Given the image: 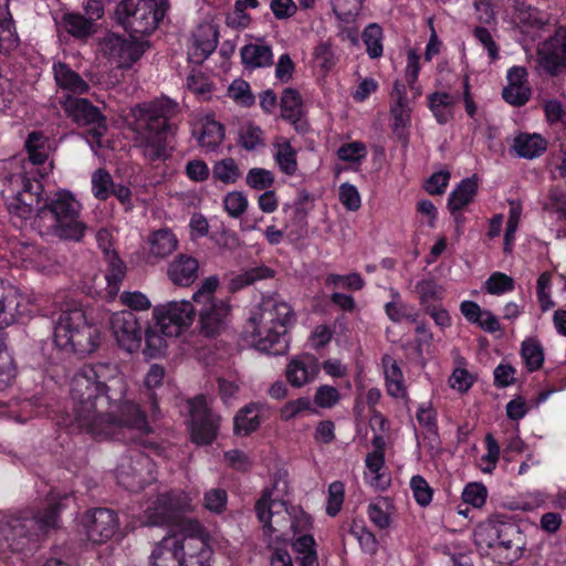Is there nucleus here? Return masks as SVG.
Segmentation results:
<instances>
[{
  "mask_svg": "<svg viewBox=\"0 0 566 566\" xmlns=\"http://www.w3.org/2000/svg\"><path fill=\"white\" fill-rule=\"evenodd\" d=\"M11 258L17 266L45 272L53 268L54 259L46 251L22 241L10 243Z\"/></svg>",
  "mask_w": 566,
  "mask_h": 566,
  "instance_id": "21",
  "label": "nucleus"
},
{
  "mask_svg": "<svg viewBox=\"0 0 566 566\" xmlns=\"http://www.w3.org/2000/svg\"><path fill=\"white\" fill-rule=\"evenodd\" d=\"M390 114L392 116V127L398 135H402L410 126L411 107L407 101V93L403 83L396 81L391 92Z\"/></svg>",
  "mask_w": 566,
  "mask_h": 566,
  "instance_id": "26",
  "label": "nucleus"
},
{
  "mask_svg": "<svg viewBox=\"0 0 566 566\" xmlns=\"http://www.w3.org/2000/svg\"><path fill=\"white\" fill-rule=\"evenodd\" d=\"M345 499V485L340 481H334L328 486L326 513L335 516L339 513Z\"/></svg>",
  "mask_w": 566,
  "mask_h": 566,
  "instance_id": "61",
  "label": "nucleus"
},
{
  "mask_svg": "<svg viewBox=\"0 0 566 566\" xmlns=\"http://www.w3.org/2000/svg\"><path fill=\"white\" fill-rule=\"evenodd\" d=\"M81 203L73 193L60 189L48 197L32 221V227L41 234L62 240L80 241L86 231L80 219Z\"/></svg>",
  "mask_w": 566,
  "mask_h": 566,
  "instance_id": "6",
  "label": "nucleus"
},
{
  "mask_svg": "<svg viewBox=\"0 0 566 566\" xmlns=\"http://www.w3.org/2000/svg\"><path fill=\"white\" fill-rule=\"evenodd\" d=\"M387 316L392 322H401L407 319L411 323H416L418 313L408 304L401 302H389L385 306Z\"/></svg>",
  "mask_w": 566,
  "mask_h": 566,
  "instance_id": "63",
  "label": "nucleus"
},
{
  "mask_svg": "<svg viewBox=\"0 0 566 566\" xmlns=\"http://www.w3.org/2000/svg\"><path fill=\"white\" fill-rule=\"evenodd\" d=\"M293 322L294 313L289 303L277 295L263 297L250 312L242 337L258 350L270 352L281 342Z\"/></svg>",
  "mask_w": 566,
  "mask_h": 566,
  "instance_id": "5",
  "label": "nucleus"
},
{
  "mask_svg": "<svg viewBox=\"0 0 566 566\" xmlns=\"http://www.w3.org/2000/svg\"><path fill=\"white\" fill-rule=\"evenodd\" d=\"M262 406L251 402L239 410L234 417V432L239 436H248L261 424Z\"/></svg>",
  "mask_w": 566,
  "mask_h": 566,
  "instance_id": "35",
  "label": "nucleus"
},
{
  "mask_svg": "<svg viewBox=\"0 0 566 566\" xmlns=\"http://www.w3.org/2000/svg\"><path fill=\"white\" fill-rule=\"evenodd\" d=\"M464 359L459 358L458 366L454 368L449 378V386L459 392H467L473 385V377L464 368Z\"/></svg>",
  "mask_w": 566,
  "mask_h": 566,
  "instance_id": "58",
  "label": "nucleus"
},
{
  "mask_svg": "<svg viewBox=\"0 0 566 566\" xmlns=\"http://www.w3.org/2000/svg\"><path fill=\"white\" fill-rule=\"evenodd\" d=\"M168 336L160 332L156 324L145 331V349L147 357L155 358L165 354Z\"/></svg>",
  "mask_w": 566,
  "mask_h": 566,
  "instance_id": "49",
  "label": "nucleus"
},
{
  "mask_svg": "<svg viewBox=\"0 0 566 566\" xmlns=\"http://www.w3.org/2000/svg\"><path fill=\"white\" fill-rule=\"evenodd\" d=\"M199 263L197 259L180 254L168 266V277L176 285L189 286L198 276Z\"/></svg>",
  "mask_w": 566,
  "mask_h": 566,
  "instance_id": "30",
  "label": "nucleus"
},
{
  "mask_svg": "<svg viewBox=\"0 0 566 566\" xmlns=\"http://www.w3.org/2000/svg\"><path fill=\"white\" fill-rule=\"evenodd\" d=\"M238 144L248 151H254L265 145L264 132L251 122L242 124L238 132Z\"/></svg>",
  "mask_w": 566,
  "mask_h": 566,
  "instance_id": "43",
  "label": "nucleus"
},
{
  "mask_svg": "<svg viewBox=\"0 0 566 566\" xmlns=\"http://www.w3.org/2000/svg\"><path fill=\"white\" fill-rule=\"evenodd\" d=\"M191 440L197 444H209L217 436L219 417L208 408L205 396H198L189 400Z\"/></svg>",
  "mask_w": 566,
  "mask_h": 566,
  "instance_id": "15",
  "label": "nucleus"
},
{
  "mask_svg": "<svg viewBox=\"0 0 566 566\" xmlns=\"http://www.w3.org/2000/svg\"><path fill=\"white\" fill-rule=\"evenodd\" d=\"M382 439L377 437L374 439L376 450L368 453L365 459L366 471L365 480L369 485L377 490H386L390 485V474L385 468V455L380 450Z\"/></svg>",
  "mask_w": 566,
  "mask_h": 566,
  "instance_id": "24",
  "label": "nucleus"
},
{
  "mask_svg": "<svg viewBox=\"0 0 566 566\" xmlns=\"http://www.w3.org/2000/svg\"><path fill=\"white\" fill-rule=\"evenodd\" d=\"M485 290L492 295L505 294L514 290V280L502 272H494L485 281Z\"/></svg>",
  "mask_w": 566,
  "mask_h": 566,
  "instance_id": "62",
  "label": "nucleus"
},
{
  "mask_svg": "<svg viewBox=\"0 0 566 566\" xmlns=\"http://www.w3.org/2000/svg\"><path fill=\"white\" fill-rule=\"evenodd\" d=\"M514 149L520 157L533 159L546 150V140L538 134H520L514 139Z\"/></svg>",
  "mask_w": 566,
  "mask_h": 566,
  "instance_id": "41",
  "label": "nucleus"
},
{
  "mask_svg": "<svg viewBox=\"0 0 566 566\" xmlns=\"http://www.w3.org/2000/svg\"><path fill=\"white\" fill-rule=\"evenodd\" d=\"M274 174L265 168H251L245 176V184L254 190H269L274 184Z\"/></svg>",
  "mask_w": 566,
  "mask_h": 566,
  "instance_id": "55",
  "label": "nucleus"
},
{
  "mask_svg": "<svg viewBox=\"0 0 566 566\" xmlns=\"http://www.w3.org/2000/svg\"><path fill=\"white\" fill-rule=\"evenodd\" d=\"M105 260L107 263V270L105 280L107 282V294L109 297L117 295L119 291V284L125 276V265L122 260L117 256L114 250L105 248Z\"/></svg>",
  "mask_w": 566,
  "mask_h": 566,
  "instance_id": "37",
  "label": "nucleus"
},
{
  "mask_svg": "<svg viewBox=\"0 0 566 566\" xmlns=\"http://www.w3.org/2000/svg\"><path fill=\"white\" fill-rule=\"evenodd\" d=\"M337 156L343 161L360 164L367 156V148L361 142L347 143L338 148Z\"/></svg>",
  "mask_w": 566,
  "mask_h": 566,
  "instance_id": "60",
  "label": "nucleus"
},
{
  "mask_svg": "<svg viewBox=\"0 0 566 566\" xmlns=\"http://www.w3.org/2000/svg\"><path fill=\"white\" fill-rule=\"evenodd\" d=\"M338 56L329 41H319L313 49L312 62L322 76H326L336 65Z\"/></svg>",
  "mask_w": 566,
  "mask_h": 566,
  "instance_id": "40",
  "label": "nucleus"
},
{
  "mask_svg": "<svg viewBox=\"0 0 566 566\" xmlns=\"http://www.w3.org/2000/svg\"><path fill=\"white\" fill-rule=\"evenodd\" d=\"M167 9L168 0H123L117 13L127 31L146 35L157 29Z\"/></svg>",
  "mask_w": 566,
  "mask_h": 566,
  "instance_id": "11",
  "label": "nucleus"
},
{
  "mask_svg": "<svg viewBox=\"0 0 566 566\" xmlns=\"http://www.w3.org/2000/svg\"><path fill=\"white\" fill-rule=\"evenodd\" d=\"M415 291L423 308L440 302L444 295V289L434 279H422L415 285Z\"/></svg>",
  "mask_w": 566,
  "mask_h": 566,
  "instance_id": "44",
  "label": "nucleus"
},
{
  "mask_svg": "<svg viewBox=\"0 0 566 566\" xmlns=\"http://www.w3.org/2000/svg\"><path fill=\"white\" fill-rule=\"evenodd\" d=\"M81 525L87 541L94 544H102L115 535L119 523L114 511L95 509L83 514Z\"/></svg>",
  "mask_w": 566,
  "mask_h": 566,
  "instance_id": "17",
  "label": "nucleus"
},
{
  "mask_svg": "<svg viewBox=\"0 0 566 566\" xmlns=\"http://www.w3.org/2000/svg\"><path fill=\"white\" fill-rule=\"evenodd\" d=\"M102 342L99 327L88 319L81 303L66 298L60 303L53 319V343L66 353L86 356L95 352Z\"/></svg>",
  "mask_w": 566,
  "mask_h": 566,
  "instance_id": "4",
  "label": "nucleus"
},
{
  "mask_svg": "<svg viewBox=\"0 0 566 566\" xmlns=\"http://www.w3.org/2000/svg\"><path fill=\"white\" fill-rule=\"evenodd\" d=\"M148 243L151 256L165 259L177 249L178 239L171 230L159 229L149 235Z\"/></svg>",
  "mask_w": 566,
  "mask_h": 566,
  "instance_id": "36",
  "label": "nucleus"
},
{
  "mask_svg": "<svg viewBox=\"0 0 566 566\" xmlns=\"http://www.w3.org/2000/svg\"><path fill=\"white\" fill-rule=\"evenodd\" d=\"M363 41L366 51L371 59H377L382 54V30L378 24H369L363 32Z\"/></svg>",
  "mask_w": 566,
  "mask_h": 566,
  "instance_id": "53",
  "label": "nucleus"
},
{
  "mask_svg": "<svg viewBox=\"0 0 566 566\" xmlns=\"http://www.w3.org/2000/svg\"><path fill=\"white\" fill-rule=\"evenodd\" d=\"M219 285V277L211 275L201 282L192 295L198 312L199 331L206 337L219 336L226 331L230 321L229 301L216 296Z\"/></svg>",
  "mask_w": 566,
  "mask_h": 566,
  "instance_id": "8",
  "label": "nucleus"
},
{
  "mask_svg": "<svg viewBox=\"0 0 566 566\" xmlns=\"http://www.w3.org/2000/svg\"><path fill=\"white\" fill-rule=\"evenodd\" d=\"M478 191V179L473 176L461 180L455 189L450 193L448 207L451 212L462 210L472 202Z\"/></svg>",
  "mask_w": 566,
  "mask_h": 566,
  "instance_id": "38",
  "label": "nucleus"
},
{
  "mask_svg": "<svg viewBox=\"0 0 566 566\" xmlns=\"http://www.w3.org/2000/svg\"><path fill=\"white\" fill-rule=\"evenodd\" d=\"M381 361L387 394L395 399H406L407 387L405 385L403 374L398 363L390 355H385Z\"/></svg>",
  "mask_w": 566,
  "mask_h": 566,
  "instance_id": "31",
  "label": "nucleus"
},
{
  "mask_svg": "<svg viewBox=\"0 0 566 566\" xmlns=\"http://www.w3.org/2000/svg\"><path fill=\"white\" fill-rule=\"evenodd\" d=\"M25 145L29 159L33 165H41L46 160L49 155V142L41 133H31Z\"/></svg>",
  "mask_w": 566,
  "mask_h": 566,
  "instance_id": "50",
  "label": "nucleus"
},
{
  "mask_svg": "<svg viewBox=\"0 0 566 566\" xmlns=\"http://www.w3.org/2000/svg\"><path fill=\"white\" fill-rule=\"evenodd\" d=\"M165 375H166L165 368L158 364H154L148 369V371L145 376V379H144V386H145L146 390L149 391V398L151 400L154 413L157 410V401H156V398H155L153 391L163 385Z\"/></svg>",
  "mask_w": 566,
  "mask_h": 566,
  "instance_id": "59",
  "label": "nucleus"
},
{
  "mask_svg": "<svg viewBox=\"0 0 566 566\" xmlns=\"http://www.w3.org/2000/svg\"><path fill=\"white\" fill-rule=\"evenodd\" d=\"M255 512L270 547L275 542L287 543L294 538L292 547L297 556L316 552L314 537L305 534L312 527V518L300 506H287L274 496L273 490H265L255 503Z\"/></svg>",
  "mask_w": 566,
  "mask_h": 566,
  "instance_id": "2",
  "label": "nucleus"
},
{
  "mask_svg": "<svg viewBox=\"0 0 566 566\" xmlns=\"http://www.w3.org/2000/svg\"><path fill=\"white\" fill-rule=\"evenodd\" d=\"M394 513V503L389 497L379 496L368 505L369 520L379 528H387Z\"/></svg>",
  "mask_w": 566,
  "mask_h": 566,
  "instance_id": "45",
  "label": "nucleus"
},
{
  "mask_svg": "<svg viewBox=\"0 0 566 566\" xmlns=\"http://www.w3.org/2000/svg\"><path fill=\"white\" fill-rule=\"evenodd\" d=\"M196 308L190 301H171L153 310L156 327L170 338L185 333L193 323Z\"/></svg>",
  "mask_w": 566,
  "mask_h": 566,
  "instance_id": "14",
  "label": "nucleus"
},
{
  "mask_svg": "<svg viewBox=\"0 0 566 566\" xmlns=\"http://www.w3.org/2000/svg\"><path fill=\"white\" fill-rule=\"evenodd\" d=\"M66 31L76 38H86L92 33L93 22L81 14L67 13L63 18Z\"/></svg>",
  "mask_w": 566,
  "mask_h": 566,
  "instance_id": "54",
  "label": "nucleus"
},
{
  "mask_svg": "<svg viewBox=\"0 0 566 566\" xmlns=\"http://www.w3.org/2000/svg\"><path fill=\"white\" fill-rule=\"evenodd\" d=\"M228 96L235 104L250 107L254 104L255 97L251 91L250 84L241 78H235L228 87Z\"/></svg>",
  "mask_w": 566,
  "mask_h": 566,
  "instance_id": "52",
  "label": "nucleus"
},
{
  "mask_svg": "<svg viewBox=\"0 0 566 566\" xmlns=\"http://www.w3.org/2000/svg\"><path fill=\"white\" fill-rule=\"evenodd\" d=\"M457 97L447 92H434L428 96V106L439 124H446L452 118Z\"/></svg>",
  "mask_w": 566,
  "mask_h": 566,
  "instance_id": "39",
  "label": "nucleus"
},
{
  "mask_svg": "<svg viewBox=\"0 0 566 566\" xmlns=\"http://www.w3.org/2000/svg\"><path fill=\"white\" fill-rule=\"evenodd\" d=\"M198 144L206 151H212L221 145L224 139V128L211 115L198 119L192 129Z\"/></svg>",
  "mask_w": 566,
  "mask_h": 566,
  "instance_id": "25",
  "label": "nucleus"
},
{
  "mask_svg": "<svg viewBox=\"0 0 566 566\" xmlns=\"http://www.w3.org/2000/svg\"><path fill=\"white\" fill-rule=\"evenodd\" d=\"M272 155L279 169L286 176H294L297 171V155L291 142L277 136L272 144Z\"/></svg>",
  "mask_w": 566,
  "mask_h": 566,
  "instance_id": "33",
  "label": "nucleus"
},
{
  "mask_svg": "<svg viewBox=\"0 0 566 566\" xmlns=\"http://www.w3.org/2000/svg\"><path fill=\"white\" fill-rule=\"evenodd\" d=\"M17 375V366L4 343V334L0 331V388L9 386Z\"/></svg>",
  "mask_w": 566,
  "mask_h": 566,
  "instance_id": "48",
  "label": "nucleus"
},
{
  "mask_svg": "<svg viewBox=\"0 0 566 566\" xmlns=\"http://www.w3.org/2000/svg\"><path fill=\"white\" fill-rule=\"evenodd\" d=\"M52 496L44 512L33 517L4 516L0 520V553L7 555L24 551L32 538L57 525L61 504Z\"/></svg>",
  "mask_w": 566,
  "mask_h": 566,
  "instance_id": "7",
  "label": "nucleus"
},
{
  "mask_svg": "<svg viewBox=\"0 0 566 566\" xmlns=\"http://www.w3.org/2000/svg\"><path fill=\"white\" fill-rule=\"evenodd\" d=\"M180 549V530L161 539L156 545L150 556L149 566H175V562H179Z\"/></svg>",
  "mask_w": 566,
  "mask_h": 566,
  "instance_id": "32",
  "label": "nucleus"
},
{
  "mask_svg": "<svg viewBox=\"0 0 566 566\" xmlns=\"http://www.w3.org/2000/svg\"><path fill=\"white\" fill-rule=\"evenodd\" d=\"M177 111L178 104L167 97L133 109L136 119V145L147 160H165L170 156L167 139L174 132V126L168 120Z\"/></svg>",
  "mask_w": 566,
  "mask_h": 566,
  "instance_id": "3",
  "label": "nucleus"
},
{
  "mask_svg": "<svg viewBox=\"0 0 566 566\" xmlns=\"http://www.w3.org/2000/svg\"><path fill=\"white\" fill-rule=\"evenodd\" d=\"M212 177L222 184L232 185L241 178V170L233 158H224L213 165Z\"/></svg>",
  "mask_w": 566,
  "mask_h": 566,
  "instance_id": "47",
  "label": "nucleus"
},
{
  "mask_svg": "<svg viewBox=\"0 0 566 566\" xmlns=\"http://www.w3.org/2000/svg\"><path fill=\"white\" fill-rule=\"evenodd\" d=\"M33 312L28 296L10 284L0 281V329Z\"/></svg>",
  "mask_w": 566,
  "mask_h": 566,
  "instance_id": "18",
  "label": "nucleus"
},
{
  "mask_svg": "<svg viewBox=\"0 0 566 566\" xmlns=\"http://www.w3.org/2000/svg\"><path fill=\"white\" fill-rule=\"evenodd\" d=\"M542 66L552 75L566 67V30L558 29L555 35L541 45L538 50Z\"/></svg>",
  "mask_w": 566,
  "mask_h": 566,
  "instance_id": "22",
  "label": "nucleus"
},
{
  "mask_svg": "<svg viewBox=\"0 0 566 566\" xmlns=\"http://www.w3.org/2000/svg\"><path fill=\"white\" fill-rule=\"evenodd\" d=\"M209 534L198 521H185L180 528L179 566H210Z\"/></svg>",
  "mask_w": 566,
  "mask_h": 566,
  "instance_id": "12",
  "label": "nucleus"
},
{
  "mask_svg": "<svg viewBox=\"0 0 566 566\" xmlns=\"http://www.w3.org/2000/svg\"><path fill=\"white\" fill-rule=\"evenodd\" d=\"M192 509V497L179 490L163 492L147 500L142 515L138 518L140 526L181 524L188 518L182 514Z\"/></svg>",
  "mask_w": 566,
  "mask_h": 566,
  "instance_id": "9",
  "label": "nucleus"
},
{
  "mask_svg": "<svg viewBox=\"0 0 566 566\" xmlns=\"http://www.w3.org/2000/svg\"><path fill=\"white\" fill-rule=\"evenodd\" d=\"M339 400V390L331 385L318 386L313 397L314 405L322 409H332Z\"/></svg>",
  "mask_w": 566,
  "mask_h": 566,
  "instance_id": "57",
  "label": "nucleus"
},
{
  "mask_svg": "<svg viewBox=\"0 0 566 566\" xmlns=\"http://www.w3.org/2000/svg\"><path fill=\"white\" fill-rule=\"evenodd\" d=\"M224 211L233 219L241 218L248 210L249 200L242 191H230L222 199Z\"/></svg>",
  "mask_w": 566,
  "mask_h": 566,
  "instance_id": "51",
  "label": "nucleus"
},
{
  "mask_svg": "<svg viewBox=\"0 0 566 566\" xmlns=\"http://www.w3.org/2000/svg\"><path fill=\"white\" fill-rule=\"evenodd\" d=\"M103 53L118 67L129 69L145 52V43L108 34L102 42Z\"/></svg>",
  "mask_w": 566,
  "mask_h": 566,
  "instance_id": "19",
  "label": "nucleus"
},
{
  "mask_svg": "<svg viewBox=\"0 0 566 566\" xmlns=\"http://www.w3.org/2000/svg\"><path fill=\"white\" fill-rule=\"evenodd\" d=\"M241 61L247 69L270 66L273 62V53L269 45L263 43L245 44L241 51Z\"/></svg>",
  "mask_w": 566,
  "mask_h": 566,
  "instance_id": "34",
  "label": "nucleus"
},
{
  "mask_svg": "<svg viewBox=\"0 0 566 566\" xmlns=\"http://www.w3.org/2000/svg\"><path fill=\"white\" fill-rule=\"evenodd\" d=\"M104 366H83L71 380V398L73 401V421L80 431L90 434L95 440L117 439L123 441H139L150 432L146 415L136 403H124L122 415H134V419L119 422L106 419L97 411V400L102 396L101 374Z\"/></svg>",
  "mask_w": 566,
  "mask_h": 566,
  "instance_id": "1",
  "label": "nucleus"
},
{
  "mask_svg": "<svg viewBox=\"0 0 566 566\" xmlns=\"http://www.w3.org/2000/svg\"><path fill=\"white\" fill-rule=\"evenodd\" d=\"M92 191L95 198L105 200L112 195L113 179L105 169H97L92 175Z\"/></svg>",
  "mask_w": 566,
  "mask_h": 566,
  "instance_id": "56",
  "label": "nucleus"
},
{
  "mask_svg": "<svg viewBox=\"0 0 566 566\" xmlns=\"http://www.w3.org/2000/svg\"><path fill=\"white\" fill-rule=\"evenodd\" d=\"M109 325L117 345L133 354L139 350L143 329L139 319L132 311H118L111 315Z\"/></svg>",
  "mask_w": 566,
  "mask_h": 566,
  "instance_id": "16",
  "label": "nucleus"
},
{
  "mask_svg": "<svg viewBox=\"0 0 566 566\" xmlns=\"http://www.w3.org/2000/svg\"><path fill=\"white\" fill-rule=\"evenodd\" d=\"M321 366L315 356L301 354L290 359L285 368V377L292 387L302 388L313 382Z\"/></svg>",
  "mask_w": 566,
  "mask_h": 566,
  "instance_id": "23",
  "label": "nucleus"
},
{
  "mask_svg": "<svg viewBox=\"0 0 566 566\" xmlns=\"http://www.w3.org/2000/svg\"><path fill=\"white\" fill-rule=\"evenodd\" d=\"M42 191L43 187L39 180L14 174L4 181L1 195L12 216L28 220L34 212L40 213L44 202L41 198Z\"/></svg>",
  "mask_w": 566,
  "mask_h": 566,
  "instance_id": "10",
  "label": "nucleus"
},
{
  "mask_svg": "<svg viewBox=\"0 0 566 566\" xmlns=\"http://www.w3.org/2000/svg\"><path fill=\"white\" fill-rule=\"evenodd\" d=\"M326 285L359 291L364 287L365 281L358 273H350L348 275L329 274L326 277Z\"/></svg>",
  "mask_w": 566,
  "mask_h": 566,
  "instance_id": "64",
  "label": "nucleus"
},
{
  "mask_svg": "<svg viewBox=\"0 0 566 566\" xmlns=\"http://www.w3.org/2000/svg\"><path fill=\"white\" fill-rule=\"evenodd\" d=\"M115 475L119 485L137 492L155 479L154 464L148 455L130 449L120 457Z\"/></svg>",
  "mask_w": 566,
  "mask_h": 566,
  "instance_id": "13",
  "label": "nucleus"
},
{
  "mask_svg": "<svg viewBox=\"0 0 566 566\" xmlns=\"http://www.w3.org/2000/svg\"><path fill=\"white\" fill-rule=\"evenodd\" d=\"M62 107L66 115L77 125H95L92 134L95 138H101L106 132L104 117L99 109L90 103L86 98H76L69 95L62 102Z\"/></svg>",
  "mask_w": 566,
  "mask_h": 566,
  "instance_id": "20",
  "label": "nucleus"
},
{
  "mask_svg": "<svg viewBox=\"0 0 566 566\" xmlns=\"http://www.w3.org/2000/svg\"><path fill=\"white\" fill-rule=\"evenodd\" d=\"M521 355L530 371L537 370L544 361V352L535 338H527L521 344Z\"/></svg>",
  "mask_w": 566,
  "mask_h": 566,
  "instance_id": "46",
  "label": "nucleus"
},
{
  "mask_svg": "<svg viewBox=\"0 0 566 566\" xmlns=\"http://www.w3.org/2000/svg\"><path fill=\"white\" fill-rule=\"evenodd\" d=\"M526 71L524 67L514 66L507 71L509 84L504 87L503 98L514 106L524 105L531 96V90L526 85Z\"/></svg>",
  "mask_w": 566,
  "mask_h": 566,
  "instance_id": "27",
  "label": "nucleus"
},
{
  "mask_svg": "<svg viewBox=\"0 0 566 566\" xmlns=\"http://www.w3.org/2000/svg\"><path fill=\"white\" fill-rule=\"evenodd\" d=\"M102 394H105L106 399L111 403H117L118 406V417H114L111 413H103V416L107 419L108 417L117 422L125 419H134V415L123 416L122 407L124 403H133L132 401H125L124 398L127 394V381L123 374L116 373L112 377L108 378L107 382H102Z\"/></svg>",
  "mask_w": 566,
  "mask_h": 566,
  "instance_id": "28",
  "label": "nucleus"
},
{
  "mask_svg": "<svg viewBox=\"0 0 566 566\" xmlns=\"http://www.w3.org/2000/svg\"><path fill=\"white\" fill-rule=\"evenodd\" d=\"M53 73L57 87L64 92L82 95L90 91V84L66 63H54Z\"/></svg>",
  "mask_w": 566,
  "mask_h": 566,
  "instance_id": "29",
  "label": "nucleus"
},
{
  "mask_svg": "<svg viewBox=\"0 0 566 566\" xmlns=\"http://www.w3.org/2000/svg\"><path fill=\"white\" fill-rule=\"evenodd\" d=\"M303 113V103L300 93L294 88H285L281 96V116L295 124Z\"/></svg>",
  "mask_w": 566,
  "mask_h": 566,
  "instance_id": "42",
  "label": "nucleus"
}]
</instances>
